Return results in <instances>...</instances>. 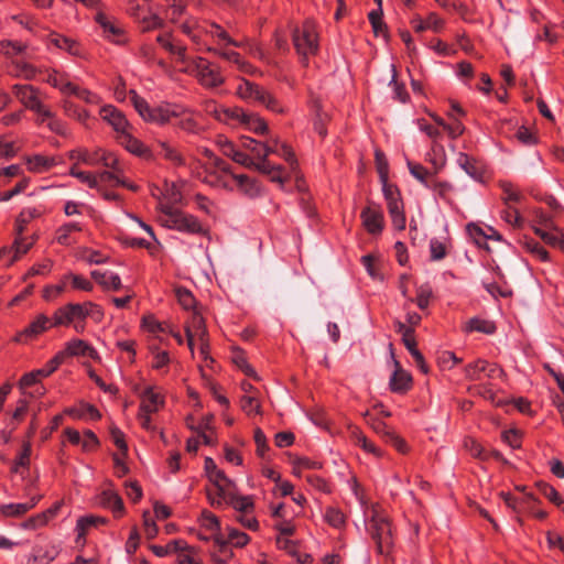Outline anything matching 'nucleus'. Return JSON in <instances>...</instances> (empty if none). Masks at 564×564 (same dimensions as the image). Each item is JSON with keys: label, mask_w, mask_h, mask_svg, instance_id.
<instances>
[{"label": "nucleus", "mask_w": 564, "mask_h": 564, "mask_svg": "<svg viewBox=\"0 0 564 564\" xmlns=\"http://www.w3.org/2000/svg\"><path fill=\"white\" fill-rule=\"evenodd\" d=\"M31 453H32L31 443H30V441H26L23 443L20 454L14 459V463L11 467V471L17 474V473H19L20 467L28 469L30 467V463H31V460H30Z\"/></svg>", "instance_id": "8fccbe9b"}, {"label": "nucleus", "mask_w": 564, "mask_h": 564, "mask_svg": "<svg viewBox=\"0 0 564 564\" xmlns=\"http://www.w3.org/2000/svg\"><path fill=\"white\" fill-rule=\"evenodd\" d=\"M65 413L76 420H80L86 416H88L93 421H98L101 419L99 410L95 405L89 403H83L80 408L66 409Z\"/></svg>", "instance_id": "c756f323"}, {"label": "nucleus", "mask_w": 564, "mask_h": 564, "mask_svg": "<svg viewBox=\"0 0 564 564\" xmlns=\"http://www.w3.org/2000/svg\"><path fill=\"white\" fill-rule=\"evenodd\" d=\"M90 274L104 290L119 291L122 288L121 279L116 273L94 270Z\"/></svg>", "instance_id": "b1692460"}, {"label": "nucleus", "mask_w": 564, "mask_h": 564, "mask_svg": "<svg viewBox=\"0 0 564 564\" xmlns=\"http://www.w3.org/2000/svg\"><path fill=\"white\" fill-rule=\"evenodd\" d=\"M499 187L502 191V202L505 205H511V203H520L524 196L521 194L516 186L509 181H500Z\"/></svg>", "instance_id": "a19ab883"}, {"label": "nucleus", "mask_w": 564, "mask_h": 564, "mask_svg": "<svg viewBox=\"0 0 564 564\" xmlns=\"http://www.w3.org/2000/svg\"><path fill=\"white\" fill-rule=\"evenodd\" d=\"M220 147H221L223 153L226 156L230 158L236 163H238L245 167H248V169H251L254 165L253 159L250 155H248L247 153L239 151L231 141L225 140L220 144Z\"/></svg>", "instance_id": "412c9836"}, {"label": "nucleus", "mask_w": 564, "mask_h": 564, "mask_svg": "<svg viewBox=\"0 0 564 564\" xmlns=\"http://www.w3.org/2000/svg\"><path fill=\"white\" fill-rule=\"evenodd\" d=\"M204 469L206 471L207 477L215 486L216 490H218V494L220 498L225 497V486H234L232 480L227 478L225 473L221 469L217 468L216 463L212 457H206L204 463Z\"/></svg>", "instance_id": "9d476101"}, {"label": "nucleus", "mask_w": 564, "mask_h": 564, "mask_svg": "<svg viewBox=\"0 0 564 564\" xmlns=\"http://www.w3.org/2000/svg\"><path fill=\"white\" fill-rule=\"evenodd\" d=\"M383 10L376 9L369 12L368 19L371 24L375 36H383L384 39L389 37V29L388 25L382 20Z\"/></svg>", "instance_id": "72a5a7b5"}, {"label": "nucleus", "mask_w": 564, "mask_h": 564, "mask_svg": "<svg viewBox=\"0 0 564 564\" xmlns=\"http://www.w3.org/2000/svg\"><path fill=\"white\" fill-rule=\"evenodd\" d=\"M95 21L101 26L106 37L116 44H122L126 42L124 30L111 20L104 12H98L95 17Z\"/></svg>", "instance_id": "f8f14e48"}, {"label": "nucleus", "mask_w": 564, "mask_h": 564, "mask_svg": "<svg viewBox=\"0 0 564 564\" xmlns=\"http://www.w3.org/2000/svg\"><path fill=\"white\" fill-rule=\"evenodd\" d=\"M156 42L167 52L178 57V61L185 63L186 61V46L176 45L171 41L170 34H161L156 37Z\"/></svg>", "instance_id": "58836bf2"}, {"label": "nucleus", "mask_w": 564, "mask_h": 564, "mask_svg": "<svg viewBox=\"0 0 564 564\" xmlns=\"http://www.w3.org/2000/svg\"><path fill=\"white\" fill-rule=\"evenodd\" d=\"M206 175L203 178V183L217 188H231L224 174L217 171H212L205 167Z\"/></svg>", "instance_id": "864d4df0"}, {"label": "nucleus", "mask_w": 564, "mask_h": 564, "mask_svg": "<svg viewBox=\"0 0 564 564\" xmlns=\"http://www.w3.org/2000/svg\"><path fill=\"white\" fill-rule=\"evenodd\" d=\"M33 242L28 241L23 236H17L11 246L7 247L10 249V254L8 256L7 267L12 265L15 261L21 259L24 254L29 252L32 248Z\"/></svg>", "instance_id": "5701e85b"}, {"label": "nucleus", "mask_w": 564, "mask_h": 564, "mask_svg": "<svg viewBox=\"0 0 564 564\" xmlns=\"http://www.w3.org/2000/svg\"><path fill=\"white\" fill-rule=\"evenodd\" d=\"M108 523V519L99 516H85L77 520L76 529L78 531V538L86 534L87 529L90 527L104 525Z\"/></svg>", "instance_id": "49530a36"}, {"label": "nucleus", "mask_w": 564, "mask_h": 564, "mask_svg": "<svg viewBox=\"0 0 564 564\" xmlns=\"http://www.w3.org/2000/svg\"><path fill=\"white\" fill-rule=\"evenodd\" d=\"M140 399L139 411L144 413H156L165 404L164 395L152 386L144 388Z\"/></svg>", "instance_id": "9b49d317"}, {"label": "nucleus", "mask_w": 564, "mask_h": 564, "mask_svg": "<svg viewBox=\"0 0 564 564\" xmlns=\"http://www.w3.org/2000/svg\"><path fill=\"white\" fill-rule=\"evenodd\" d=\"M388 213L394 229L399 231L404 230L406 226L404 205L395 208H390L388 209Z\"/></svg>", "instance_id": "338daca9"}, {"label": "nucleus", "mask_w": 564, "mask_h": 564, "mask_svg": "<svg viewBox=\"0 0 564 564\" xmlns=\"http://www.w3.org/2000/svg\"><path fill=\"white\" fill-rule=\"evenodd\" d=\"M497 327L492 321L473 317L470 318L465 327L467 333L478 332L487 335H491L496 332Z\"/></svg>", "instance_id": "c9c22d12"}, {"label": "nucleus", "mask_w": 564, "mask_h": 564, "mask_svg": "<svg viewBox=\"0 0 564 564\" xmlns=\"http://www.w3.org/2000/svg\"><path fill=\"white\" fill-rule=\"evenodd\" d=\"M159 209L164 215V218H160L163 227L189 235H209V229L203 227L196 216L174 208L171 205L161 204Z\"/></svg>", "instance_id": "f03ea898"}, {"label": "nucleus", "mask_w": 564, "mask_h": 564, "mask_svg": "<svg viewBox=\"0 0 564 564\" xmlns=\"http://www.w3.org/2000/svg\"><path fill=\"white\" fill-rule=\"evenodd\" d=\"M241 124L245 126L248 130L260 135L265 134L269 130L267 121L252 112L246 113Z\"/></svg>", "instance_id": "f704fd0d"}, {"label": "nucleus", "mask_w": 564, "mask_h": 564, "mask_svg": "<svg viewBox=\"0 0 564 564\" xmlns=\"http://www.w3.org/2000/svg\"><path fill=\"white\" fill-rule=\"evenodd\" d=\"M276 543L279 545L280 549L286 551L288 554L296 557V561L300 563V564H310L313 562V557L311 554L308 553H300L297 551V545L294 541L292 540H281L280 538L276 539Z\"/></svg>", "instance_id": "473e14b6"}, {"label": "nucleus", "mask_w": 564, "mask_h": 564, "mask_svg": "<svg viewBox=\"0 0 564 564\" xmlns=\"http://www.w3.org/2000/svg\"><path fill=\"white\" fill-rule=\"evenodd\" d=\"M395 330L402 335V343L410 354L417 350V343L415 339V330L412 327H406L405 324L398 321L394 323Z\"/></svg>", "instance_id": "e433bc0d"}, {"label": "nucleus", "mask_w": 564, "mask_h": 564, "mask_svg": "<svg viewBox=\"0 0 564 564\" xmlns=\"http://www.w3.org/2000/svg\"><path fill=\"white\" fill-rule=\"evenodd\" d=\"M82 230V227L79 226V224L77 223H67V224H64L63 226H61L57 230H56V241L59 243V245H63V246H69L70 245V240H69V236L73 231H80Z\"/></svg>", "instance_id": "6e6d98bb"}, {"label": "nucleus", "mask_w": 564, "mask_h": 564, "mask_svg": "<svg viewBox=\"0 0 564 564\" xmlns=\"http://www.w3.org/2000/svg\"><path fill=\"white\" fill-rule=\"evenodd\" d=\"M413 30L417 33L423 32L427 29L434 32H440L445 25V21L435 12H431L425 20H422L420 15L414 17L411 20Z\"/></svg>", "instance_id": "6ab92c4d"}, {"label": "nucleus", "mask_w": 564, "mask_h": 564, "mask_svg": "<svg viewBox=\"0 0 564 564\" xmlns=\"http://www.w3.org/2000/svg\"><path fill=\"white\" fill-rule=\"evenodd\" d=\"M292 41L300 62L304 67L308 66V57L318 53V34L311 20L304 21L302 26H295L292 30Z\"/></svg>", "instance_id": "7ed1b4c3"}, {"label": "nucleus", "mask_w": 564, "mask_h": 564, "mask_svg": "<svg viewBox=\"0 0 564 564\" xmlns=\"http://www.w3.org/2000/svg\"><path fill=\"white\" fill-rule=\"evenodd\" d=\"M162 9L163 7L159 4L150 7L148 14H142L135 22L142 33L162 29L164 26V20L156 12H153V10L160 11Z\"/></svg>", "instance_id": "a211bd4d"}, {"label": "nucleus", "mask_w": 564, "mask_h": 564, "mask_svg": "<svg viewBox=\"0 0 564 564\" xmlns=\"http://www.w3.org/2000/svg\"><path fill=\"white\" fill-rule=\"evenodd\" d=\"M167 8L165 10L166 17L173 23L177 22L178 19L185 13L186 6L183 2H176V0L166 1Z\"/></svg>", "instance_id": "774afa93"}, {"label": "nucleus", "mask_w": 564, "mask_h": 564, "mask_svg": "<svg viewBox=\"0 0 564 564\" xmlns=\"http://www.w3.org/2000/svg\"><path fill=\"white\" fill-rule=\"evenodd\" d=\"M227 503L239 512H249L254 509L252 496H238L234 492H228Z\"/></svg>", "instance_id": "4c0bfd02"}, {"label": "nucleus", "mask_w": 564, "mask_h": 564, "mask_svg": "<svg viewBox=\"0 0 564 564\" xmlns=\"http://www.w3.org/2000/svg\"><path fill=\"white\" fill-rule=\"evenodd\" d=\"M89 316L95 318L96 322H100L104 317V312L98 304L86 301L84 303H67L56 308L52 318L55 327L73 325L74 330L82 334L86 328V319Z\"/></svg>", "instance_id": "f257e3e1"}, {"label": "nucleus", "mask_w": 564, "mask_h": 564, "mask_svg": "<svg viewBox=\"0 0 564 564\" xmlns=\"http://www.w3.org/2000/svg\"><path fill=\"white\" fill-rule=\"evenodd\" d=\"M63 108L68 117L74 118L82 123H85L89 118V113L87 110L80 108L79 106L75 105L69 100H64Z\"/></svg>", "instance_id": "13d9d810"}, {"label": "nucleus", "mask_w": 564, "mask_h": 564, "mask_svg": "<svg viewBox=\"0 0 564 564\" xmlns=\"http://www.w3.org/2000/svg\"><path fill=\"white\" fill-rule=\"evenodd\" d=\"M58 547L52 542L37 544L33 549V553L28 558V564H50L58 555Z\"/></svg>", "instance_id": "dca6fc26"}, {"label": "nucleus", "mask_w": 564, "mask_h": 564, "mask_svg": "<svg viewBox=\"0 0 564 564\" xmlns=\"http://www.w3.org/2000/svg\"><path fill=\"white\" fill-rule=\"evenodd\" d=\"M457 162L459 166L474 180L482 181L485 169L480 162L466 153H459Z\"/></svg>", "instance_id": "aec40b11"}, {"label": "nucleus", "mask_w": 564, "mask_h": 564, "mask_svg": "<svg viewBox=\"0 0 564 564\" xmlns=\"http://www.w3.org/2000/svg\"><path fill=\"white\" fill-rule=\"evenodd\" d=\"M466 231L479 248H484L487 251L490 250L487 243V231L484 230L478 224L469 223L466 226Z\"/></svg>", "instance_id": "de8ad7c7"}, {"label": "nucleus", "mask_w": 564, "mask_h": 564, "mask_svg": "<svg viewBox=\"0 0 564 564\" xmlns=\"http://www.w3.org/2000/svg\"><path fill=\"white\" fill-rule=\"evenodd\" d=\"M100 116L113 128V130L117 132V135L123 134L131 129V126L126 116L115 106H104L100 109Z\"/></svg>", "instance_id": "1a4fd4ad"}, {"label": "nucleus", "mask_w": 564, "mask_h": 564, "mask_svg": "<svg viewBox=\"0 0 564 564\" xmlns=\"http://www.w3.org/2000/svg\"><path fill=\"white\" fill-rule=\"evenodd\" d=\"M98 164H102L105 167H109L115 172H122V167L120 166L117 155L101 148H98L97 165Z\"/></svg>", "instance_id": "09e8293b"}, {"label": "nucleus", "mask_w": 564, "mask_h": 564, "mask_svg": "<svg viewBox=\"0 0 564 564\" xmlns=\"http://www.w3.org/2000/svg\"><path fill=\"white\" fill-rule=\"evenodd\" d=\"M182 108L174 104L163 102L151 109L148 122L166 124L172 118L180 117Z\"/></svg>", "instance_id": "4468645a"}, {"label": "nucleus", "mask_w": 564, "mask_h": 564, "mask_svg": "<svg viewBox=\"0 0 564 564\" xmlns=\"http://www.w3.org/2000/svg\"><path fill=\"white\" fill-rule=\"evenodd\" d=\"M51 328H55L53 318L45 314H39L26 327L17 333L13 340L21 344H29Z\"/></svg>", "instance_id": "423d86ee"}, {"label": "nucleus", "mask_w": 564, "mask_h": 564, "mask_svg": "<svg viewBox=\"0 0 564 564\" xmlns=\"http://www.w3.org/2000/svg\"><path fill=\"white\" fill-rule=\"evenodd\" d=\"M231 178L237 182L238 188L249 197H256L260 194L257 183L246 174L231 173Z\"/></svg>", "instance_id": "2f4dec72"}, {"label": "nucleus", "mask_w": 564, "mask_h": 564, "mask_svg": "<svg viewBox=\"0 0 564 564\" xmlns=\"http://www.w3.org/2000/svg\"><path fill=\"white\" fill-rule=\"evenodd\" d=\"M242 147L249 150L257 159L259 156H269L272 149L262 145V142L257 141L249 137L241 138Z\"/></svg>", "instance_id": "3c124183"}, {"label": "nucleus", "mask_w": 564, "mask_h": 564, "mask_svg": "<svg viewBox=\"0 0 564 564\" xmlns=\"http://www.w3.org/2000/svg\"><path fill=\"white\" fill-rule=\"evenodd\" d=\"M193 70L199 84L206 88H215L224 84L219 66L210 63L204 57H197L192 63Z\"/></svg>", "instance_id": "39448f33"}, {"label": "nucleus", "mask_w": 564, "mask_h": 564, "mask_svg": "<svg viewBox=\"0 0 564 564\" xmlns=\"http://www.w3.org/2000/svg\"><path fill=\"white\" fill-rule=\"evenodd\" d=\"M204 327H206L204 317L199 312L194 311L189 321L185 325L187 346L192 352L194 351V333L196 330L203 329Z\"/></svg>", "instance_id": "c85d7f7f"}, {"label": "nucleus", "mask_w": 564, "mask_h": 564, "mask_svg": "<svg viewBox=\"0 0 564 564\" xmlns=\"http://www.w3.org/2000/svg\"><path fill=\"white\" fill-rule=\"evenodd\" d=\"M117 141L131 154L144 160L152 159L151 150L139 139L132 135L130 130L123 134L117 135Z\"/></svg>", "instance_id": "ddd939ff"}, {"label": "nucleus", "mask_w": 564, "mask_h": 564, "mask_svg": "<svg viewBox=\"0 0 564 564\" xmlns=\"http://www.w3.org/2000/svg\"><path fill=\"white\" fill-rule=\"evenodd\" d=\"M501 218L514 228H520L523 225V218L512 205H506V208L501 212Z\"/></svg>", "instance_id": "680f3d73"}, {"label": "nucleus", "mask_w": 564, "mask_h": 564, "mask_svg": "<svg viewBox=\"0 0 564 564\" xmlns=\"http://www.w3.org/2000/svg\"><path fill=\"white\" fill-rule=\"evenodd\" d=\"M503 370L496 364H489L486 360L478 359L465 367V376L469 380H482L484 378H497Z\"/></svg>", "instance_id": "6e6552de"}, {"label": "nucleus", "mask_w": 564, "mask_h": 564, "mask_svg": "<svg viewBox=\"0 0 564 564\" xmlns=\"http://www.w3.org/2000/svg\"><path fill=\"white\" fill-rule=\"evenodd\" d=\"M131 102L137 110V112L141 116V118L148 121L152 107L148 104V101L140 97L138 93L133 89L129 91Z\"/></svg>", "instance_id": "603ef678"}, {"label": "nucleus", "mask_w": 564, "mask_h": 564, "mask_svg": "<svg viewBox=\"0 0 564 564\" xmlns=\"http://www.w3.org/2000/svg\"><path fill=\"white\" fill-rule=\"evenodd\" d=\"M380 183L388 209L404 205L400 188L397 184L390 183L389 180H382Z\"/></svg>", "instance_id": "a878e982"}, {"label": "nucleus", "mask_w": 564, "mask_h": 564, "mask_svg": "<svg viewBox=\"0 0 564 564\" xmlns=\"http://www.w3.org/2000/svg\"><path fill=\"white\" fill-rule=\"evenodd\" d=\"M58 163L57 158L55 156H45L41 154H35L33 156H29L26 159L28 169L34 173H43L52 169L54 165Z\"/></svg>", "instance_id": "bb28decb"}, {"label": "nucleus", "mask_w": 564, "mask_h": 564, "mask_svg": "<svg viewBox=\"0 0 564 564\" xmlns=\"http://www.w3.org/2000/svg\"><path fill=\"white\" fill-rule=\"evenodd\" d=\"M408 166L410 170V173L422 184H424L426 187L431 186V182L429 181V177L431 176L430 171L420 163H412L408 162Z\"/></svg>", "instance_id": "69168bd1"}, {"label": "nucleus", "mask_w": 564, "mask_h": 564, "mask_svg": "<svg viewBox=\"0 0 564 564\" xmlns=\"http://www.w3.org/2000/svg\"><path fill=\"white\" fill-rule=\"evenodd\" d=\"M46 82L54 88L59 89L64 95H68L74 86V84L68 80L66 74H61L55 69L48 74Z\"/></svg>", "instance_id": "37998d69"}, {"label": "nucleus", "mask_w": 564, "mask_h": 564, "mask_svg": "<svg viewBox=\"0 0 564 564\" xmlns=\"http://www.w3.org/2000/svg\"><path fill=\"white\" fill-rule=\"evenodd\" d=\"M209 52H213L214 54L218 55L219 57L229 61L237 65L238 69L246 74H254L256 67L243 59L241 55L236 51H219L216 48H209Z\"/></svg>", "instance_id": "4be33fe9"}, {"label": "nucleus", "mask_w": 564, "mask_h": 564, "mask_svg": "<svg viewBox=\"0 0 564 564\" xmlns=\"http://www.w3.org/2000/svg\"><path fill=\"white\" fill-rule=\"evenodd\" d=\"M521 245L528 252L535 256L539 260L543 262L549 261L547 250L533 238L524 236L523 239L521 240Z\"/></svg>", "instance_id": "c03bdc74"}, {"label": "nucleus", "mask_w": 564, "mask_h": 564, "mask_svg": "<svg viewBox=\"0 0 564 564\" xmlns=\"http://www.w3.org/2000/svg\"><path fill=\"white\" fill-rule=\"evenodd\" d=\"M33 509V505L8 503L0 506V513L4 517L17 518Z\"/></svg>", "instance_id": "5fc2aeb1"}, {"label": "nucleus", "mask_w": 564, "mask_h": 564, "mask_svg": "<svg viewBox=\"0 0 564 564\" xmlns=\"http://www.w3.org/2000/svg\"><path fill=\"white\" fill-rule=\"evenodd\" d=\"M12 93L28 109L39 100L37 89L31 85L15 84L12 86Z\"/></svg>", "instance_id": "393cba45"}, {"label": "nucleus", "mask_w": 564, "mask_h": 564, "mask_svg": "<svg viewBox=\"0 0 564 564\" xmlns=\"http://www.w3.org/2000/svg\"><path fill=\"white\" fill-rule=\"evenodd\" d=\"M160 155L165 160L172 162L174 165L182 166L185 164V159L182 153L166 141H159Z\"/></svg>", "instance_id": "ea45409f"}, {"label": "nucleus", "mask_w": 564, "mask_h": 564, "mask_svg": "<svg viewBox=\"0 0 564 564\" xmlns=\"http://www.w3.org/2000/svg\"><path fill=\"white\" fill-rule=\"evenodd\" d=\"M535 487L553 505L556 507H561L564 505V499L560 495V492L549 482L545 481H536Z\"/></svg>", "instance_id": "a18cd8bd"}, {"label": "nucleus", "mask_w": 564, "mask_h": 564, "mask_svg": "<svg viewBox=\"0 0 564 564\" xmlns=\"http://www.w3.org/2000/svg\"><path fill=\"white\" fill-rule=\"evenodd\" d=\"M175 295L177 297L180 305L184 310H186V311L193 310V312L195 311L196 299L188 289L183 288V286L176 288Z\"/></svg>", "instance_id": "4d7b16f0"}, {"label": "nucleus", "mask_w": 564, "mask_h": 564, "mask_svg": "<svg viewBox=\"0 0 564 564\" xmlns=\"http://www.w3.org/2000/svg\"><path fill=\"white\" fill-rule=\"evenodd\" d=\"M369 532L376 543L377 552L381 555L389 554L393 546V539L388 518L373 511L369 521Z\"/></svg>", "instance_id": "20e7f679"}, {"label": "nucleus", "mask_w": 564, "mask_h": 564, "mask_svg": "<svg viewBox=\"0 0 564 564\" xmlns=\"http://www.w3.org/2000/svg\"><path fill=\"white\" fill-rule=\"evenodd\" d=\"M464 446L469 452V454L481 460H488L489 455L485 452L482 445L478 443L474 437H466L464 440Z\"/></svg>", "instance_id": "e2e57ef3"}, {"label": "nucleus", "mask_w": 564, "mask_h": 564, "mask_svg": "<svg viewBox=\"0 0 564 564\" xmlns=\"http://www.w3.org/2000/svg\"><path fill=\"white\" fill-rule=\"evenodd\" d=\"M375 164L379 175V180H389V162L386 154L380 150H375Z\"/></svg>", "instance_id": "052dcab7"}, {"label": "nucleus", "mask_w": 564, "mask_h": 564, "mask_svg": "<svg viewBox=\"0 0 564 564\" xmlns=\"http://www.w3.org/2000/svg\"><path fill=\"white\" fill-rule=\"evenodd\" d=\"M64 280L70 281L72 289L90 292L94 289L93 283L79 274L68 273L64 275Z\"/></svg>", "instance_id": "0e129e2a"}, {"label": "nucleus", "mask_w": 564, "mask_h": 564, "mask_svg": "<svg viewBox=\"0 0 564 564\" xmlns=\"http://www.w3.org/2000/svg\"><path fill=\"white\" fill-rule=\"evenodd\" d=\"M394 366L395 370L389 382L390 390L394 393L404 394L412 388V376L401 368L397 359H394Z\"/></svg>", "instance_id": "2eb2a0df"}, {"label": "nucleus", "mask_w": 564, "mask_h": 564, "mask_svg": "<svg viewBox=\"0 0 564 564\" xmlns=\"http://www.w3.org/2000/svg\"><path fill=\"white\" fill-rule=\"evenodd\" d=\"M97 154L98 149L94 151H89L85 148H78L74 149L68 152V158L70 160H76L77 162H82L89 166H96L97 165Z\"/></svg>", "instance_id": "79ce46f5"}, {"label": "nucleus", "mask_w": 564, "mask_h": 564, "mask_svg": "<svg viewBox=\"0 0 564 564\" xmlns=\"http://www.w3.org/2000/svg\"><path fill=\"white\" fill-rule=\"evenodd\" d=\"M48 43L57 48L68 52L72 55H79V45L74 40L58 33H51L48 35Z\"/></svg>", "instance_id": "7c9ffc66"}, {"label": "nucleus", "mask_w": 564, "mask_h": 564, "mask_svg": "<svg viewBox=\"0 0 564 564\" xmlns=\"http://www.w3.org/2000/svg\"><path fill=\"white\" fill-rule=\"evenodd\" d=\"M247 111L240 107H229L220 110L218 118L225 122L235 121L242 123Z\"/></svg>", "instance_id": "bf43d9fd"}, {"label": "nucleus", "mask_w": 564, "mask_h": 564, "mask_svg": "<svg viewBox=\"0 0 564 564\" xmlns=\"http://www.w3.org/2000/svg\"><path fill=\"white\" fill-rule=\"evenodd\" d=\"M360 218L365 230L372 235L378 236L384 228V215L380 205L371 204L366 206L361 213Z\"/></svg>", "instance_id": "0eeeda50"}, {"label": "nucleus", "mask_w": 564, "mask_h": 564, "mask_svg": "<svg viewBox=\"0 0 564 564\" xmlns=\"http://www.w3.org/2000/svg\"><path fill=\"white\" fill-rule=\"evenodd\" d=\"M65 349L69 357L87 356L94 359L97 356L96 349L83 339L67 341Z\"/></svg>", "instance_id": "cd10ccee"}, {"label": "nucleus", "mask_w": 564, "mask_h": 564, "mask_svg": "<svg viewBox=\"0 0 564 564\" xmlns=\"http://www.w3.org/2000/svg\"><path fill=\"white\" fill-rule=\"evenodd\" d=\"M98 503L110 509L116 518H121L124 513L123 500L118 492L107 489L98 496Z\"/></svg>", "instance_id": "f3484780"}]
</instances>
